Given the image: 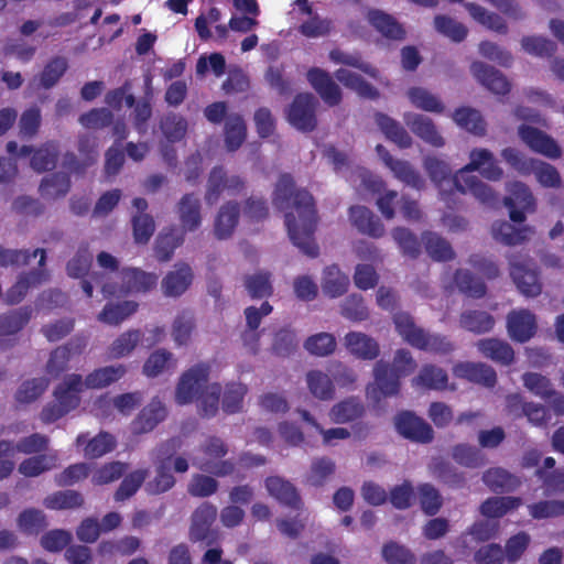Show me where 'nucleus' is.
I'll return each mask as SVG.
<instances>
[{
	"label": "nucleus",
	"mask_w": 564,
	"mask_h": 564,
	"mask_svg": "<svg viewBox=\"0 0 564 564\" xmlns=\"http://www.w3.org/2000/svg\"><path fill=\"white\" fill-rule=\"evenodd\" d=\"M273 204L285 210V225L293 243L305 254L315 257L317 247L313 240L316 212L312 195L306 191H294L290 175H281L275 186Z\"/></svg>",
	"instance_id": "f257e3e1"
},
{
	"label": "nucleus",
	"mask_w": 564,
	"mask_h": 564,
	"mask_svg": "<svg viewBox=\"0 0 564 564\" xmlns=\"http://www.w3.org/2000/svg\"><path fill=\"white\" fill-rule=\"evenodd\" d=\"M471 172H479L489 181H499L503 170L499 166L494 153L487 149L471 150L469 163L455 173L454 183L458 192L470 193L482 204L489 205L496 202L492 188L477 176L470 175Z\"/></svg>",
	"instance_id": "f03ea898"
},
{
	"label": "nucleus",
	"mask_w": 564,
	"mask_h": 564,
	"mask_svg": "<svg viewBox=\"0 0 564 564\" xmlns=\"http://www.w3.org/2000/svg\"><path fill=\"white\" fill-rule=\"evenodd\" d=\"M416 361L410 350L400 348L395 350L391 370L389 365L382 360L373 367L375 382L367 388V395L375 402L382 398L398 394L400 378L408 377L416 369Z\"/></svg>",
	"instance_id": "7ed1b4c3"
},
{
	"label": "nucleus",
	"mask_w": 564,
	"mask_h": 564,
	"mask_svg": "<svg viewBox=\"0 0 564 564\" xmlns=\"http://www.w3.org/2000/svg\"><path fill=\"white\" fill-rule=\"evenodd\" d=\"M397 333L410 346L437 355H446L454 349L453 344L444 336L430 334L419 327L411 315L401 312L393 316Z\"/></svg>",
	"instance_id": "20e7f679"
},
{
	"label": "nucleus",
	"mask_w": 564,
	"mask_h": 564,
	"mask_svg": "<svg viewBox=\"0 0 564 564\" xmlns=\"http://www.w3.org/2000/svg\"><path fill=\"white\" fill-rule=\"evenodd\" d=\"M87 390L84 378L72 373L66 376L54 390V402L46 404L41 412L44 423H53L80 404V393Z\"/></svg>",
	"instance_id": "39448f33"
},
{
	"label": "nucleus",
	"mask_w": 564,
	"mask_h": 564,
	"mask_svg": "<svg viewBox=\"0 0 564 564\" xmlns=\"http://www.w3.org/2000/svg\"><path fill=\"white\" fill-rule=\"evenodd\" d=\"M159 276L155 273L145 272L138 268H124L116 273V281L101 282V291L105 296H119L130 293H145L156 286Z\"/></svg>",
	"instance_id": "423d86ee"
},
{
	"label": "nucleus",
	"mask_w": 564,
	"mask_h": 564,
	"mask_svg": "<svg viewBox=\"0 0 564 564\" xmlns=\"http://www.w3.org/2000/svg\"><path fill=\"white\" fill-rule=\"evenodd\" d=\"M502 159L523 175L534 173L536 181L544 187H560L561 176L557 170L543 161L527 159L518 150L507 148L501 152Z\"/></svg>",
	"instance_id": "0eeeda50"
},
{
	"label": "nucleus",
	"mask_w": 564,
	"mask_h": 564,
	"mask_svg": "<svg viewBox=\"0 0 564 564\" xmlns=\"http://www.w3.org/2000/svg\"><path fill=\"white\" fill-rule=\"evenodd\" d=\"M228 448L223 440L209 437L200 448L199 455L193 458V464L204 471L216 476H226L234 471V464L229 460H221Z\"/></svg>",
	"instance_id": "6e6552de"
},
{
	"label": "nucleus",
	"mask_w": 564,
	"mask_h": 564,
	"mask_svg": "<svg viewBox=\"0 0 564 564\" xmlns=\"http://www.w3.org/2000/svg\"><path fill=\"white\" fill-rule=\"evenodd\" d=\"M209 367L198 364L182 373L175 389V401L177 404L194 402L204 389L209 386Z\"/></svg>",
	"instance_id": "1a4fd4ad"
},
{
	"label": "nucleus",
	"mask_w": 564,
	"mask_h": 564,
	"mask_svg": "<svg viewBox=\"0 0 564 564\" xmlns=\"http://www.w3.org/2000/svg\"><path fill=\"white\" fill-rule=\"evenodd\" d=\"M292 13L301 21L299 31L306 37L325 36L332 30V22L316 13L308 0H295Z\"/></svg>",
	"instance_id": "9d476101"
},
{
	"label": "nucleus",
	"mask_w": 564,
	"mask_h": 564,
	"mask_svg": "<svg viewBox=\"0 0 564 564\" xmlns=\"http://www.w3.org/2000/svg\"><path fill=\"white\" fill-rule=\"evenodd\" d=\"M509 196L505 198V205L509 208L510 218L514 223L525 220V212H534L535 200L529 187L521 182H512L507 186Z\"/></svg>",
	"instance_id": "9b49d317"
},
{
	"label": "nucleus",
	"mask_w": 564,
	"mask_h": 564,
	"mask_svg": "<svg viewBox=\"0 0 564 564\" xmlns=\"http://www.w3.org/2000/svg\"><path fill=\"white\" fill-rule=\"evenodd\" d=\"M317 100L312 94H300L291 105L288 119L299 130L311 131L316 126L315 109Z\"/></svg>",
	"instance_id": "f8f14e48"
},
{
	"label": "nucleus",
	"mask_w": 564,
	"mask_h": 564,
	"mask_svg": "<svg viewBox=\"0 0 564 564\" xmlns=\"http://www.w3.org/2000/svg\"><path fill=\"white\" fill-rule=\"evenodd\" d=\"M510 275L518 290L525 296H538L542 291L538 273L530 261L510 259Z\"/></svg>",
	"instance_id": "ddd939ff"
},
{
	"label": "nucleus",
	"mask_w": 564,
	"mask_h": 564,
	"mask_svg": "<svg viewBox=\"0 0 564 564\" xmlns=\"http://www.w3.org/2000/svg\"><path fill=\"white\" fill-rule=\"evenodd\" d=\"M376 151L395 178L416 189L424 187V180L408 161L394 159L381 144L376 147Z\"/></svg>",
	"instance_id": "4468645a"
},
{
	"label": "nucleus",
	"mask_w": 564,
	"mask_h": 564,
	"mask_svg": "<svg viewBox=\"0 0 564 564\" xmlns=\"http://www.w3.org/2000/svg\"><path fill=\"white\" fill-rule=\"evenodd\" d=\"M243 188V182L238 176H226L221 169H214L209 175L205 199L215 204L221 195H236Z\"/></svg>",
	"instance_id": "2eb2a0df"
},
{
	"label": "nucleus",
	"mask_w": 564,
	"mask_h": 564,
	"mask_svg": "<svg viewBox=\"0 0 564 564\" xmlns=\"http://www.w3.org/2000/svg\"><path fill=\"white\" fill-rule=\"evenodd\" d=\"M217 517V508L212 503L205 502L200 505L192 516V525L189 529V539L194 542L212 541L216 538V533L212 530V524Z\"/></svg>",
	"instance_id": "dca6fc26"
},
{
	"label": "nucleus",
	"mask_w": 564,
	"mask_h": 564,
	"mask_svg": "<svg viewBox=\"0 0 564 564\" xmlns=\"http://www.w3.org/2000/svg\"><path fill=\"white\" fill-rule=\"evenodd\" d=\"M403 120L408 128L424 142L434 148L445 145L444 138L441 135L431 118L415 112H405Z\"/></svg>",
	"instance_id": "f3484780"
},
{
	"label": "nucleus",
	"mask_w": 564,
	"mask_h": 564,
	"mask_svg": "<svg viewBox=\"0 0 564 564\" xmlns=\"http://www.w3.org/2000/svg\"><path fill=\"white\" fill-rule=\"evenodd\" d=\"M519 135L532 151L546 158L557 159L562 154L557 143L543 131L523 124L519 128Z\"/></svg>",
	"instance_id": "a211bd4d"
},
{
	"label": "nucleus",
	"mask_w": 564,
	"mask_h": 564,
	"mask_svg": "<svg viewBox=\"0 0 564 564\" xmlns=\"http://www.w3.org/2000/svg\"><path fill=\"white\" fill-rule=\"evenodd\" d=\"M395 427L401 435L415 442L427 443L433 438V430L430 424L411 412L398 415Z\"/></svg>",
	"instance_id": "6ab92c4d"
},
{
	"label": "nucleus",
	"mask_w": 564,
	"mask_h": 564,
	"mask_svg": "<svg viewBox=\"0 0 564 564\" xmlns=\"http://www.w3.org/2000/svg\"><path fill=\"white\" fill-rule=\"evenodd\" d=\"M87 346L86 337H75L65 346L57 347L51 355L47 362V372L57 376L67 368L69 360L74 356L80 355Z\"/></svg>",
	"instance_id": "aec40b11"
},
{
	"label": "nucleus",
	"mask_w": 564,
	"mask_h": 564,
	"mask_svg": "<svg viewBox=\"0 0 564 564\" xmlns=\"http://www.w3.org/2000/svg\"><path fill=\"white\" fill-rule=\"evenodd\" d=\"M507 328L512 339L528 341L536 330L535 316L527 310H514L508 314Z\"/></svg>",
	"instance_id": "412c9836"
},
{
	"label": "nucleus",
	"mask_w": 564,
	"mask_h": 564,
	"mask_svg": "<svg viewBox=\"0 0 564 564\" xmlns=\"http://www.w3.org/2000/svg\"><path fill=\"white\" fill-rule=\"evenodd\" d=\"M307 80L329 106H335L341 100L340 88L324 69L318 67L311 68L307 72Z\"/></svg>",
	"instance_id": "4be33fe9"
},
{
	"label": "nucleus",
	"mask_w": 564,
	"mask_h": 564,
	"mask_svg": "<svg viewBox=\"0 0 564 564\" xmlns=\"http://www.w3.org/2000/svg\"><path fill=\"white\" fill-rule=\"evenodd\" d=\"M346 349L355 357L362 360H373L380 354L378 341L361 332H349L344 337Z\"/></svg>",
	"instance_id": "5701e85b"
},
{
	"label": "nucleus",
	"mask_w": 564,
	"mask_h": 564,
	"mask_svg": "<svg viewBox=\"0 0 564 564\" xmlns=\"http://www.w3.org/2000/svg\"><path fill=\"white\" fill-rule=\"evenodd\" d=\"M193 271L186 263H177L162 280L164 295L176 297L182 295L192 284Z\"/></svg>",
	"instance_id": "b1692460"
},
{
	"label": "nucleus",
	"mask_w": 564,
	"mask_h": 564,
	"mask_svg": "<svg viewBox=\"0 0 564 564\" xmlns=\"http://www.w3.org/2000/svg\"><path fill=\"white\" fill-rule=\"evenodd\" d=\"M349 220L360 234L372 238H380L384 235L383 224L365 206L350 207Z\"/></svg>",
	"instance_id": "393cba45"
},
{
	"label": "nucleus",
	"mask_w": 564,
	"mask_h": 564,
	"mask_svg": "<svg viewBox=\"0 0 564 564\" xmlns=\"http://www.w3.org/2000/svg\"><path fill=\"white\" fill-rule=\"evenodd\" d=\"M470 69L476 79L494 94L509 93L510 84L499 70L481 62L473 63Z\"/></svg>",
	"instance_id": "a878e982"
},
{
	"label": "nucleus",
	"mask_w": 564,
	"mask_h": 564,
	"mask_svg": "<svg viewBox=\"0 0 564 564\" xmlns=\"http://www.w3.org/2000/svg\"><path fill=\"white\" fill-rule=\"evenodd\" d=\"M166 416L163 403L153 399L131 423L133 434H143L152 431Z\"/></svg>",
	"instance_id": "bb28decb"
},
{
	"label": "nucleus",
	"mask_w": 564,
	"mask_h": 564,
	"mask_svg": "<svg viewBox=\"0 0 564 564\" xmlns=\"http://www.w3.org/2000/svg\"><path fill=\"white\" fill-rule=\"evenodd\" d=\"M453 373L457 378L467 379L486 387H492L496 383L495 370L484 364L459 362L454 366Z\"/></svg>",
	"instance_id": "cd10ccee"
},
{
	"label": "nucleus",
	"mask_w": 564,
	"mask_h": 564,
	"mask_svg": "<svg viewBox=\"0 0 564 564\" xmlns=\"http://www.w3.org/2000/svg\"><path fill=\"white\" fill-rule=\"evenodd\" d=\"M411 382L413 387H422L436 391L455 389V387L448 386L447 372L434 365H424Z\"/></svg>",
	"instance_id": "c85d7f7f"
},
{
	"label": "nucleus",
	"mask_w": 564,
	"mask_h": 564,
	"mask_svg": "<svg viewBox=\"0 0 564 564\" xmlns=\"http://www.w3.org/2000/svg\"><path fill=\"white\" fill-rule=\"evenodd\" d=\"M239 221V207L232 202L224 204L214 220V235L217 239L229 238Z\"/></svg>",
	"instance_id": "c756f323"
},
{
	"label": "nucleus",
	"mask_w": 564,
	"mask_h": 564,
	"mask_svg": "<svg viewBox=\"0 0 564 564\" xmlns=\"http://www.w3.org/2000/svg\"><path fill=\"white\" fill-rule=\"evenodd\" d=\"M177 214L183 231H194L202 224L200 200L193 194H186L177 205Z\"/></svg>",
	"instance_id": "7c9ffc66"
},
{
	"label": "nucleus",
	"mask_w": 564,
	"mask_h": 564,
	"mask_svg": "<svg viewBox=\"0 0 564 564\" xmlns=\"http://www.w3.org/2000/svg\"><path fill=\"white\" fill-rule=\"evenodd\" d=\"M127 373L124 365H110L95 369L84 378V386L87 389H104L119 381Z\"/></svg>",
	"instance_id": "2f4dec72"
},
{
	"label": "nucleus",
	"mask_w": 564,
	"mask_h": 564,
	"mask_svg": "<svg viewBox=\"0 0 564 564\" xmlns=\"http://www.w3.org/2000/svg\"><path fill=\"white\" fill-rule=\"evenodd\" d=\"M142 401L139 392L123 393L115 397L111 401L99 398L95 403V412L97 416H107L106 408L112 404L121 414L129 415Z\"/></svg>",
	"instance_id": "473e14b6"
},
{
	"label": "nucleus",
	"mask_w": 564,
	"mask_h": 564,
	"mask_svg": "<svg viewBox=\"0 0 564 564\" xmlns=\"http://www.w3.org/2000/svg\"><path fill=\"white\" fill-rule=\"evenodd\" d=\"M375 121L387 139L394 142L399 148L408 149L412 145V138L397 120L384 113L377 112Z\"/></svg>",
	"instance_id": "72a5a7b5"
},
{
	"label": "nucleus",
	"mask_w": 564,
	"mask_h": 564,
	"mask_svg": "<svg viewBox=\"0 0 564 564\" xmlns=\"http://www.w3.org/2000/svg\"><path fill=\"white\" fill-rule=\"evenodd\" d=\"M47 445V438L41 434H32L15 445L8 441H0V458L9 459L15 452L33 454L43 451Z\"/></svg>",
	"instance_id": "f704fd0d"
},
{
	"label": "nucleus",
	"mask_w": 564,
	"mask_h": 564,
	"mask_svg": "<svg viewBox=\"0 0 564 564\" xmlns=\"http://www.w3.org/2000/svg\"><path fill=\"white\" fill-rule=\"evenodd\" d=\"M465 8L470 17L486 29L503 35L508 33V24L498 13L473 2L465 3Z\"/></svg>",
	"instance_id": "c9c22d12"
},
{
	"label": "nucleus",
	"mask_w": 564,
	"mask_h": 564,
	"mask_svg": "<svg viewBox=\"0 0 564 564\" xmlns=\"http://www.w3.org/2000/svg\"><path fill=\"white\" fill-rule=\"evenodd\" d=\"M423 167L429 174L432 182L444 193V184L455 187L454 176L451 177L452 170L449 164L435 155H427L423 160Z\"/></svg>",
	"instance_id": "e433bc0d"
},
{
	"label": "nucleus",
	"mask_w": 564,
	"mask_h": 564,
	"mask_svg": "<svg viewBox=\"0 0 564 564\" xmlns=\"http://www.w3.org/2000/svg\"><path fill=\"white\" fill-rule=\"evenodd\" d=\"M478 350L486 357L494 361L509 365L512 362L514 352L511 346L497 338H487L477 341Z\"/></svg>",
	"instance_id": "4c0bfd02"
},
{
	"label": "nucleus",
	"mask_w": 564,
	"mask_h": 564,
	"mask_svg": "<svg viewBox=\"0 0 564 564\" xmlns=\"http://www.w3.org/2000/svg\"><path fill=\"white\" fill-rule=\"evenodd\" d=\"M138 303L134 301H124L122 303H108L98 314L99 322L118 326L138 310Z\"/></svg>",
	"instance_id": "58836bf2"
},
{
	"label": "nucleus",
	"mask_w": 564,
	"mask_h": 564,
	"mask_svg": "<svg viewBox=\"0 0 564 564\" xmlns=\"http://www.w3.org/2000/svg\"><path fill=\"white\" fill-rule=\"evenodd\" d=\"M265 487L270 496L280 503L297 508L300 498L294 486L280 477H269L265 480Z\"/></svg>",
	"instance_id": "ea45409f"
},
{
	"label": "nucleus",
	"mask_w": 564,
	"mask_h": 564,
	"mask_svg": "<svg viewBox=\"0 0 564 564\" xmlns=\"http://www.w3.org/2000/svg\"><path fill=\"white\" fill-rule=\"evenodd\" d=\"M491 232L497 241L508 246L519 245L529 239L534 234L531 227L516 229L511 224L507 221L495 223L492 225Z\"/></svg>",
	"instance_id": "a19ab883"
},
{
	"label": "nucleus",
	"mask_w": 564,
	"mask_h": 564,
	"mask_svg": "<svg viewBox=\"0 0 564 564\" xmlns=\"http://www.w3.org/2000/svg\"><path fill=\"white\" fill-rule=\"evenodd\" d=\"M142 332L129 329L120 334L108 347V356L111 359H120L129 356L142 340Z\"/></svg>",
	"instance_id": "79ce46f5"
},
{
	"label": "nucleus",
	"mask_w": 564,
	"mask_h": 564,
	"mask_svg": "<svg viewBox=\"0 0 564 564\" xmlns=\"http://www.w3.org/2000/svg\"><path fill=\"white\" fill-rule=\"evenodd\" d=\"M47 279V273L40 267L39 270L32 271L28 274L21 275L17 283L7 292V301L11 304L19 303L28 290L36 286Z\"/></svg>",
	"instance_id": "37998d69"
},
{
	"label": "nucleus",
	"mask_w": 564,
	"mask_h": 564,
	"mask_svg": "<svg viewBox=\"0 0 564 564\" xmlns=\"http://www.w3.org/2000/svg\"><path fill=\"white\" fill-rule=\"evenodd\" d=\"M364 412L362 403L356 398H349L333 405L329 417L336 424H344L359 419Z\"/></svg>",
	"instance_id": "c03bdc74"
},
{
	"label": "nucleus",
	"mask_w": 564,
	"mask_h": 564,
	"mask_svg": "<svg viewBox=\"0 0 564 564\" xmlns=\"http://www.w3.org/2000/svg\"><path fill=\"white\" fill-rule=\"evenodd\" d=\"M410 102L417 109L442 113L444 111V104L442 100L427 89L423 87H412L406 91Z\"/></svg>",
	"instance_id": "a18cd8bd"
},
{
	"label": "nucleus",
	"mask_w": 564,
	"mask_h": 564,
	"mask_svg": "<svg viewBox=\"0 0 564 564\" xmlns=\"http://www.w3.org/2000/svg\"><path fill=\"white\" fill-rule=\"evenodd\" d=\"M349 285V278L336 265L327 267L322 282L323 292L329 297L343 295Z\"/></svg>",
	"instance_id": "49530a36"
},
{
	"label": "nucleus",
	"mask_w": 564,
	"mask_h": 564,
	"mask_svg": "<svg viewBox=\"0 0 564 564\" xmlns=\"http://www.w3.org/2000/svg\"><path fill=\"white\" fill-rule=\"evenodd\" d=\"M176 360L172 352L165 349L153 351L143 365V373L147 377H156L166 370L174 369Z\"/></svg>",
	"instance_id": "de8ad7c7"
},
{
	"label": "nucleus",
	"mask_w": 564,
	"mask_h": 564,
	"mask_svg": "<svg viewBox=\"0 0 564 564\" xmlns=\"http://www.w3.org/2000/svg\"><path fill=\"white\" fill-rule=\"evenodd\" d=\"M306 384L310 392L319 400H329L334 395V383L327 373L311 370L306 375Z\"/></svg>",
	"instance_id": "09e8293b"
},
{
	"label": "nucleus",
	"mask_w": 564,
	"mask_h": 564,
	"mask_svg": "<svg viewBox=\"0 0 564 564\" xmlns=\"http://www.w3.org/2000/svg\"><path fill=\"white\" fill-rule=\"evenodd\" d=\"M40 256L39 267H44L45 264V250L36 249L32 252V254L26 250H13V249H4L0 246V265L1 267H20L29 263L31 257Z\"/></svg>",
	"instance_id": "8fccbe9b"
},
{
	"label": "nucleus",
	"mask_w": 564,
	"mask_h": 564,
	"mask_svg": "<svg viewBox=\"0 0 564 564\" xmlns=\"http://www.w3.org/2000/svg\"><path fill=\"white\" fill-rule=\"evenodd\" d=\"M484 482L494 491H511L520 485V480L502 468H491L482 476Z\"/></svg>",
	"instance_id": "3c124183"
},
{
	"label": "nucleus",
	"mask_w": 564,
	"mask_h": 564,
	"mask_svg": "<svg viewBox=\"0 0 564 564\" xmlns=\"http://www.w3.org/2000/svg\"><path fill=\"white\" fill-rule=\"evenodd\" d=\"M453 119L457 126L466 129L475 135H484L486 123L480 113L470 108H460L453 113Z\"/></svg>",
	"instance_id": "603ef678"
},
{
	"label": "nucleus",
	"mask_w": 564,
	"mask_h": 564,
	"mask_svg": "<svg viewBox=\"0 0 564 564\" xmlns=\"http://www.w3.org/2000/svg\"><path fill=\"white\" fill-rule=\"evenodd\" d=\"M84 503L83 496L75 490L57 491L47 496L43 505L52 510H66L82 507Z\"/></svg>",
	"instance_id": "864d4df0"
},
{
	"label": "nucleus",
	"mask_w": 564,
	"mask_h": 564,
	"mask_svg": "<svg viewBox=\"0 0 564 564\" xmlns=\"http://www.w3.org/2000/svg\"><path fill=\"white\" fill-rule=\"evenodd\" d=\"M221 387L218 383L207 386L199 397L195 400L200 415L205 417L215 416L219 410V398Z\"/></svg>",
	"instance_id": "5fc2aeb1"
},
{
	"label": "nucleus",
	"mask_w": 564,
	"mask_h": 564,
	"mask_svg": "<svg viewBox=\"0 0 564 564\" xmlns=\"http://www.w3.org/2000/svg\"><path fill=\"white\" fill-rule=\"evenodd\" d=\"M184 241V232L171 229L167 232L159 235L155 242V256L160 261H167L171 259L174 250L180 247Z\"/></svg>",
	"instance_id": "6e6d98bb"
},
{
	"label": "nucleus",
	"mask_w": 564,
	"mask_h": 564,
	"mask_svg": "<svg viewBox=\"0 0 564 564\" xmlns=\"http://www.w3.org/2000/svg\"><path fill=\"white\" fill-rule=\"evenodd\" d=\"M335 76L345 87L356 91L358 95L367 98L377 97L376 89L367 84L358 74L346 68H339L336 70Z\"/></svg>",
	"instance_id": "4d7b16f0"
},
{
	"label": "nucleus",
	"mask_w": 564,
	"mask_h": 564,
	"mask_svg": "<svg viewBox=\"0 0 564 564\" xmlns=\"http://www.w3.org/2000/svg\"><path fill=\"white\" fill-rule=\"evenodd\" d=\"M521 499L514 497H494L487 499L480 508L481 513L488 518H500L508 511L517 509Z\"/></svg>",
	"instance_id": "13d9d810"
},
{
	"label": "nucleus",
	"mask_w": 564,
	"mask_h": 564,
	"mask_svg": "<svg viewBox=\"0 0 564 564\" xmlns=\"http://www.w3.org/2000/svg\"><path fill=\"white\" fill-rule=\"evenodd\" d=\"M247 392L248 388L243 383L232 382L227 384L221 401L224 412L232 414L241 411Z\"/></svg>",
	"instance_id": "bf43d9fd"
},
{
	"label": "nucleus",
	"mask_w": 564,
	"mask_h": 564,
	"mask_svg": "<svg viewBox=\"0 0 564 564\" xmlns=\"http://www.w3.org/2000/svg\"><path fill=\"white\" fill-rule=\"evenodd\" d=\"M495 319L486 312H466L460 316V326L473 333H486L492 329Z\"/></svg>",
	"instance_id": "052dcab7"
},
{
	"label": "nucleus",
	"mask_w": 564,
	"mask_h": 564,
	"mask_svg": "<svg viewBox=\"0 0 564 564\" xmlns=\"http://www.w3.org/2000/svg\"><path fill=\"white\" fill-rule=\"evenodd\" d=\"M246 138V124L238 115L227 117L225 127V140L229 151L238 149Z\"/></svg>",
	"instance_id": "680f3d73"
},
{
	"label": "nucleus",
	"mask_w": 564,
	"mask_h": 564,
	"mask_svg": "<svg viewBox=\"0 0 564 564\" xmlns=\"http://www.w3.org/2000/svg\"><path fill=\"white\" fill-rule=\"evenodd\" d=\"M170 458H160L155 478L147 484L150 494H161L173 487L175 479L170 473Z\"/></svg>",
	"instance_id": "e2e57ef3"
},
{
	"label": "nucleus",
	"mask_w": 564,
	"mask_h": 564,
	"mask_svg": "<svg viewBox=\"0 0 564 564\" xmlns=\"http://www.w3.org/2000/svg\"><path fill=\"white\" fill-rule=\"evenodd\" d=\"M425 248L430 257L437 261L451 260L454 257V251L451 245L442 237L434 232H426L423 235Z\"/></svg>",
	"instance_id": "0e129e2a"
},
{
	"label": "nucleus",
	"mask_w": 564,
	"mask_h": 564,
	"mask_svg": "<svg viewBox=\"0 0 564 564\" xmlns=\"http://www.w3.org/2000/svg\"><path fill=\"white\" fill-rule=\"evenodd\" d=\"M369 22L386 37L399 40L403 36L402 28L383 12L371 11L369 13Z\"/></svg>",
	"instance_id": "69168bd1"
},
{
	"label": "nucleus",
	"mask_w": 564,
	"mask_h": 564,
	"mask_svg": "<svg viewBox=\"0 0 564 564\" xmlns=\"http://www.w3.org/2000/svg\"><path fill=\"white\" fill-rule=\"evenodd\" d=\"M304 347L311 355L324 357L334 352L336 339L329 333H318L308 337Z\"/></svg>",
	"instance_id": "338daca9"
},
{
	"label": "nucleus",
	"mask_w": 564,
	"mask_h": 564,
	"mask_svg": "<svg viewBox=\"0 0 564 564\" xmlns=\"http://www.w3.org/2000/svg\"><path fill=\"white\" fill-rule=\"evenodd\" d=\"M194 326V319L188 313H181L174 318L171 335L176 346L189 343Z\"/></svg>",
	"instance_id": "774afa93"
}]
</instances>
